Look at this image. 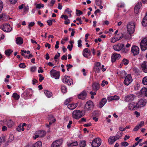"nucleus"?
<instances>
[{
	"label": "nucleus",
	"mask_w": 147,
	"mask_h": 147,
	"mask_svg": "<svg viewBox=\"0 0 147 147\" xmlns=\"http://www.w3.org/2000/svg\"><path fill=\"white\" fill-rule=\"evenodd\" d=\"M85 113L84 110H75L73 112V117L76 119H79L84 115L83 113Z\"/></svg>",
	"instance_id": "f257e3e1"
},
{
	"label": "nucleus",
	"mask_w": 147,
	"mask_h": 147,
	"mask_svg": "<svg viewBox=\"0 0 147 147\" xmlns=\"http://www.w3.org/2000/svg\"><path fill=\"white\" fill-rule=\"evenodd\" d=\"M135 24L134 22H129L127 26V30L128 32L130 34L133 33L135 31Z\"/></svg>",
	"instance_id": "f03ea898"
},
{
	"label": "nucleus",
	"mask_w": 147,
	"mask_h": 147,
	"mask_svg": "<svg viewBox=\"0 0 147 147\" xmlns=\"http://www.w3.org/2000/svg\"><path fill=\"white\" fill-rule=\"evenodd\" d=\"M101 143V140L99 138H96L92 141L91 143L92 147H98L100 146Z\"/></svg>",
	"instance_id": "7ed1b4c3"
},
{
	"label": "nucleus",
	"mask_w": 147,
	"mask_h": 147,
	"mask_svg": "<svg viewBox=\"0 0 147 147\" xmlns=\"http://www.w3.org/2000/svg\"><path fill=\"white\" fill-rule=\"evenodd\" d=\"M51 76L54 77L56 79H59L60 76L59 71H57L54 69H52L50 71Z\"/></svg>",
	"instance_id": "20e7f679"
},
{
	"label": "nucleus",
	"mask_w": 147,
	"mask_h": 147,
	"mask_svg": "<svg viewBox=\"0 0 147 147\" xmlns=\"http://www.w3.org/2000/svg\"><path fill=\"white\" fill-rule=\"evenodd\" d=\"M140 47L142 50L144 51L147 49V38H144L141 42Z\"/></svg>",
	"instance_id": "39448f33"
},
{
	"label": "nucleus",
	"mask_w": 147,
	"mask_h": 147,
	"mask_svg": "<svg viewBox=\"0 0 147 147\" xmlns=\"http://www.w3.org/2000/svg\"><path fill=\"white\" fill-rule=\"evenodd\" d=\"M63 140L62 139H59L53 142L51 145V147H59L61 146L63 142Z\"/></svg>",
	"instance_id": "423d86ee"
},
{
	"label": "nucleus",
	"mask_w": 147,
	"mask_h": 147,
	"mask_svg": "<svg viewBox=\"0 0 147 147\" xmlns=\"http://www.w3.org/2000/svg\"><path fill=\"white\" fill-rule=\"evenodd\" d=\"M133 80L130 74L127 75L125 78L123 83L126 86H128L132 81Z\"/></svg>",
	"instance_id": "0eeeda50"
},
{
	"label": "nucleus",
	"mask_w": 147,
	"mask_h": 147,
	"mask_svg": "<svg viewBox=\"0 0 147 147\" xmlns=\"http://www.w3.org/2000/svg\"><path fill=\"white\" fill-rule=\"evenodd\" d=\"M101 64L99 62H97L94 63L93 67V70L96 73H98L101 70Z\"/></svg>",
	"instance_id": "6e6552de"
},
{
	"label": "nucleus",
	"mask_w": 147,
	"mask_h": 147,
	"mask_svg": "<svg viewBox=\"0 0 147 147\" xmlns=\"http://www.w3.org/2000/svg\"><path fill=\"white\" fill-rule=\"evenodd\" d=\"M63 82L68 85H72L73 83L72 80L69 77L67 76H65L64 78L62 80Z\"/></svg>",
	"instance_id": "1a4fd4ad"
},
{
	"label": "nucleus",
	"mask_w": 147,
	"mask_h": 147,
	"mask_svg": "<svg viewBox=\"0 0 147 147\" xmlns=\"http://www.w3.org/2000/svg\"><path fill=\"white\" fill-rule=\"evenodd\" d=\"M93 106V102L91 100H89L86 102L85 108L88 110H91L92 109Z\"/></svg>",
	"instance_id": "9d476101"
},
{
	"label": "nucleus",
	"mask_w": 147,
	"mask_h": 147,
	"mask_svg": "<svg viewBox=\"0 0 147 147\" xmlns=\"http://www.w3.org/2000/svg\"><path fill=\"white\" fill-rule=\"evenodd\" d=\"M131 52L134 55H137L139 53V49L138 46L133 45L131 48Z\"/></svg>",
	"instance_id": "9b49d317"
},
{
	"label": "nucleus",
	"mask_w": 147,
	"mask_h": 147,
	"mask_svg": "<svg viewBox=\"0 0 147 147\" xmlns=\"http://www.w3.org/2000/svg\"><path fill=\"white\" fill-rule=\"evenodd\" d=\"M137 103H135L134 102L130 103L129 104L128 108L130 110H137L139 108Z\"/></svg>",
	"instance_id": "f8f14e48"
},
{
	"label": "nucleus",
	"mask_w": 147,
	"mask_h": 147,
	"mask_svg": "<svg viewBox=\"0 0 147 147\" xmlns=\"http://www.w3.org/2000/svg\"><path fill=\"white\" fill-rule=\"evenodd\" d=\"M1 29L3 31L5 32H10L12 30V28H11L10 26L8 24H4Z\"/></svg>",
	"instance_id": "ddd939ff"
},
{
	"label": "nucleus",
	"mask_w": 147,
	"mask_h": 147,
	"mask_svg": "<svg viewBox=\"0 0 147 147\" xmlns=\"http://www.w3.org/2000/svg\"><path fill=\"white\" fill-rule=\"evenodd\" d=\"M146 101L144 99H140L137 103L138 108L144 106L146 104Z\"/></svg>",
	"instance_id": "4468645a"
},
{
	"label": "nucleus",
	"mask_w": 147,
	"mask_h": 147,
	"mask_svg": "<svg viewBox=\"0 0 147 147\" xmlns=\"http://www.w3.org/2000/svg\"><path fill=\"white\" fill-rule=\"evenodd\" d=\"M135 97V95L133 94H128L125 97V100L127 102H131L133 101Z\"/></svg>",
	"instance_id": "2eb2a0df"
},
{
	"label": "nucleus",
	"mask_w": 147,
	"mask_h": 147,
	"mask_svg": "<svg viewBox=\"0 0 147 147\" xmlns=\"http://www.w3.org/2000/svg\"><path fill=\"white\" fill-rule=\"evenodd\" d=\"M124 46L123 44L119 43L113 46V49L115 51H119L121 50Z\"/></svg>",
	"instance_id": "dca6fc26"
},
{
	"label": "nucleus",
	"mask_w": 147,
	"mask_h": 147,
	"mask_svg": "<svg viewBox=\"0 0 147 147\" xmlns=\"http://www.w3.org/2000/svg\"><path fill=\"white\" fill-rule=\"evenodd\" d=\"M87 96V93L86 91L84 90L78 95V98L79 99L84 100Z\"/></svg>",
	"instance_id": "f3484780"
},
{
	"label": "nucleus",
	"mask_w": 147,
	"mask_h": 147,
	"mask_svg": "<svg viewBox=\"0 0 147 147\" xmlns=\"http://www.w3.org/2000/svg\"><path fill=\"white\" fill-rule=\"evenodd\" d=\"M121 57V55L119 54L114 53L112 55L111 60L112 62L115 61L117 59H118Z\"/></svg>",
	"instance_id": "a211bd4d"
},
{
	"label": "nucleus",
	"mask_w": 147,
	"mask_h": 147,
	"mask_svg": "<svg viewBox=\"0 0 147 147\" xmlns=\"http://www.w3.org/2000/svg\"><path fill=\"white\" fill-rule=\"evenodd\" d=\"M32 92V89H27L22 94V96L23 97H26L28 96L30 93Z\"/></svg>",
	"instance_id": "6ab92c4d"
},
{
	"label": "nucleus",
	"mask_w": 147,
	"mask_h": 147,
	"mask_svg": "<svg viewBox=\"0 0 147 147\" xmlns=\"http://www.w3.org/2000/svg\"><path fill=\"white\" fill-rule=\"evenodd\" d=\"M142 6V3L141 2H138L134 8L135 12L137 14L139 11V9H140Z\"/></svg>",
	"instance_id": "aec40b11"
},
{
	"label": "nucleus",
	"mask_w": 147,
	"mask_h": 147,
	"mask_svg": "<svg viewBox=\"0 0 147 147\" xmlns=\"http://www.w3.org/2000/svg\"><path fill=\"white\" fill-rule=\"evenodd\" d=\"M142 69L144 72L147 73V62L144 61L141 64Z\"/></svg>",
	"instance_id": "412c9836"
},
{
	"label": "nucleus",
	"mask_w": 147,
	"mask_h": 147,
	"mask_svg": "<svg viewBox=\"0 0 147 147\" xmlns=\"http://www.w3.org/2000/svg\"><path fill=\"white\" fill-rule=\"evenodd\" d=\"M68 147L76 146L78 145L77 141L72 142H67L66 143Z\"/></svg>",
	"instance_id": "4be33fe9"
},
{
	"label": "nucleus",
	"mask_w": 147,
	"mask_h": 147,
	"mask_svg": "<svg viewBox=\"0 0 147 147\" xmlns=\"http://www.w3.org/2000/svg\"><path fill=\"white\" fill-rule=\"evenodd\" d=\"M100 86V84L98 83H94L92 84V88L94 91H96L99 89Z\"/></svg>",
	"instance_id": "5701e85b"
},
{
	"label": "nucleus",
	"mask_w": 147,
	"mask_h": 147,
	"mask_svg": "<svg viewBox=\"0 0 147 147\" xmlns=\"http://www.w3.org/2000/svg\"><path fill=\"white\" fill-rule=\"evenodd\" d=\"M117 74L122 78H123L126 77L127 74L124 71H119L117 73Z\"/></svg>",
	"instance_id": "b1692460"
},
{
	"label": "nucleus",
	"mask_w": 147,
	"mask_h": 147,
	"mask_svg": "<svg viewBox=\"0 0 147 147\" xmlns=\"http://www.w3.org/2000/svg\"><path fill=\"white\" fill-rule=\"evenodd\" d=\"M107 99L105 98L102 99L101 101L99 103V106L100 108H102L107 102Z\"/></svg>",
	"instance_id": "393cba45"
},
{
	"label": "nucleus",
	"mask_w": 147,
	"mask_h": 147,
	"mask_svg": "<svg viewBox=\"0 0 147 147\" xmlns=\"http://www.w3.org/2000/svg\"><path fill=\"white\" fill-rule=\"evenodd\" d=\"M122 37V36L120 37H118V35H115L113 37V38H112L111 42L112 43L115 42L116 41L120 40Z\"/></svg>",
	"instance_id": "a878e982"
},
{
	"label": "nucleus",
	"mask_w": 147,
	"mask_h": 147,
	"mask_svg": "<svg viewBox=\"0 0 147 147\" xmlns=\"http://www.w3.org/2000/svg\"><path fill=\"white\" fill-rule=\"evenodd\" d=\"M16 42L18 45H21L23 43V39L21 37H18L16 38Z\"/></svg>",
	"instance_id": "bb28decb"
},
{
	"label": "nucleus",
	"mask_w": 147,
	"mask_h": 147,
	"mask_svg": "<svg viewBox=\"0 0 147 147\" xmlns=\"http://www.w3.org/2000/svg\"><path fill=\"white\" fill-rule=\"evenodd\" d=\"M78 106L77 103L69 104L67 105V107L70 109L72 110L75 109Z\"/></svg>",
	"instance_id": "cd10ccee"
},
{
	"label": "nucleus",
	"mask_w": 147,
	"mask_h": 147,
	"mask_svg": "<svg viewBox=\"0 0 147 147\" xmlns=\"http://www.w3.org/2000/svg\"><path fill=\"white\" fill-rule=\"evenodd\" d=\"M44 93L48 98L51 97L53 95L52 93L48 90H45Z\"/></svg>",
	"instance_id": "c85d7f7f"
},
{
	"label": "nucleus",
	"mask_w": 147,
	"mask_h": 147,
	"mask_svg": "<svg viewBox=\"0 0 147 147\" xmlns=\"http://www.w3.org/2000/svg\"><path fill=\"white\" fill-rule=\"evenodd\" d=\"M42 146V143L41 141H39L32 145V147H41Z\"/></svg>",
	"instance_id": "c756f323"
},
{
	"label": "nucleus",
	"mask_w": 147,
	"mask_h": 147,
	"mask_svg": "<svg viewBox=\"0 0 147 147\" xmlns=\"http://www.w3.org/2000/svg\"><path fill=\"white\" fill-rule=\"evenodd\" d=\"M140 91L142 94H144L146 96H147V88H143L141 89Z\"/></svg>",
	"instance_id": "7c9ffc66"
},
{
	"label": "nucleus",
	"mask_w": 147,
	"mask_h": 147,
	"mask_svg": "<svg viewBox=\"0 0 147 147\" xmlns=\"http://www.w3.org/2000/svg\"><path fill=\"white\" fill-rule=\"evenodd\" d=\"M46 132L43 130H41L38 131V134L40 136V137H42L45 136L46 135Z\"/></svg>",
	"instance_id": "2f4dec72"
},
{
	"label": "nucleus",
	"mask_w": 147,
	"mask_h": 147,
	"mask_svg": "<svg viewBox=\"0 0 147 147\" xmlns=\"http://www.w3.org/2000/svg\"><path fill=\"white\" fill-rule=\"evenodd\" d=\"M79 145L80 147H85L86 145V142L84 140H82L80 141Z\"/></svg>",
	"instance_id": "473e14b6"
},
{
	"label": "nucleus",
	"mask_w": 147,
	"mask_h": 147,
	"mask_svg": "<svg viewBox=\"0 0 147 147\" xmlns=\"http://www.w3.org/2000/svg\"><path fill=\"white\" fill-rule=\"evenodd\" d=\"M13 52V50L11 49H8L5 51V54L7 56H9Z\"/></svg>",
	"instance_id": "72a5a7b5"
},
{
	"label": "nucleus",
	"mask_w": 147,
	"mask_h": 147,
	"mask_svg": "<svg viewBox=\"0 0 147 147\" xmlns=\"http://www.w3.org/2000/svg\"><path fill=\"white\" fill-rule=\"evenodd\" d=\"M113 137V136H111L108 139V142L110 144H112L115 142Z\"/></svg>",
	"instance_id": "f704fd0d"
},
{
	"label": "nucleus",
	"mask_w": 147,
	"mask_h": 147,
	"mask_svg": "<svg viewBox=\"0 0 147 147\" xmlns=\"http://www.w3.org/2000/svg\"><path fill=\"white\" fill-rule=\"evenodd\" d=\"M14 125V123L11 119H9L7 122V125L9 127H11Z\"/></svg>",
	"instance_id": "c9c22d12"
},
{
	"label": "nucleus",
	"mask_w": 147,
	"mask_h": 147,
	"mask_svg": "<svg viewBox=\"0 0 147 147\" xmlns=\"http://www.w3.org/2000/svg\"><path fill=\"white\" fill-rule=\"evenodd\" d=\"M12 97L16 100H18L20 98V96L16 93H13Z\"/></svg>",
	"instance_id": "e433bc0d"
},
{
	"label": "nucleus",
	"mask_w": 147,
	"mask_h": 147,
	"mask_svg": "<svg viewBox=\"0 0 147 147\" xmlns=\"http://www.w3.org/2000/svg\"><path fill=\"white\" fill-rule=\"evenodd\" d=\"M14 136L12 134H10L7 142H9L12 141L14 140Z\"/></svg>",
	"instance_id": "4c0bfd02"
},
{
	"label": "nucleus",
	"mask_w": 147,
	"mask_h": 147,
	"mask_svg": "<svg viewBox=\"0 0 147 147\" xmlns=\"http://www.w3.org/2000/svg\"><path fill=\"white\" fill-rule=\"evenodd\" d=\"M122 62L125 65H127L129 63V61L128 60L124 58L122 60Z\"/></svg>",
	"instance_id": "58836bf2"
},
{
	"label": "nucleus",
	"mask_w": 147,
	"mask_h": 147,
	"mask_svg": "<svg viewBox=\"0 0 147 147\" xmlns=\"http://www.w3.org/2000/svg\"><path fill=\"white\" fill-rule=\"evenodd\" d=\"M142 84L145 85H147V77H144L142 80Z\"/></svg>",
	"instance_id": "ea45409f"
},
{
	"label": "nucleus",
	"mask_w": 147,
	"mask_h": 147,
	"mask_svg": "<svg viewBox=\"0 0 147 147\" xmlns=\"http://www.w3.org/2000/svg\"><path fill=\"white\" fill-rule=\"evenodd\" d=\"M61 91L63 93H65L67 91V88L64 85L61 86Z\"/></svg>",
	"instance_id": "a19ab883"
},
{
	"label": "nucleus",
	"mask_w": 147,
	"mask_h": 147,
	"mask_svg": "<svg viewBox=\"0 0 147 147\" xmlns=\"http://www.w3.org/2000/svg\"><path fill=\"white\" fill-rule=\"evenodd\" d=\"M123 134V133L122 132H121L120 131H119L117 132L116 134V136L118 137L119 139L121 137Z\"/></svg>",
	"instance_id": "79ce46f5"
},
{
	"label": "nucleus",
	"mask_w": 147,
	"mask_h": 147,
	"mask_svg": "<svg viewBox=\"0 0 147 147\" xmlns=\"http://www.w3.org/2000/svg\"><path fill=\"white\" fill-rule=\"evenodd\" d=\"M44 6V4H37L36 5V8L37 9H40L41 7H43Z\"/></svg>",
	"instance_id": "37998d69"
},
{
	"label": "nucleus",
	"mask_w": 147,
	"mask_h": 147,
	"mask_svg": "<svg viewBox=\"0 0 147 147\" xmlns=\"http://www.w3.org/2000/svg\"><path fill=\"white\" fill-rule=\"evenodd\" d=\"M102 0H96V5H100L102 4Z\"/></svg>",
	"instance_id": "c03bdc74"
},
{
	"label": "nucleus",
	"mask_w": 147,
	"mask_h": 147,
	"mask_svg": "<svg viewBox=\"0 0 147 147\" xmlns=\"http://www.w3.org/2000/svg\"><path fill=\"white\" fill-rule=\"evenodd\" d=\"M71 101V98H69L67 99L64 102V104L65 105H67Z\"/></svg>",
	"instance_id": "a18cd8bd"
},
{
	"label": "nucleus",
	"mask_w": 147,
	"mask_h": 147,
	"mask_svg": "<svg viewBox=\"0 0 147 147\" xmlns=\"http://www.w3.org/2000/svg\"><path fill=\"white\" fill-rule=\"evenodd\" d=\"M122 146H127L129 144L128 142H123L121 143Z\"/></svg>",
	"instance_id": "49530a36"
},
{
	"label": "nucleus",
	"mask_w": 147,
	"mask_h": 147,
	"mask_svg": "<svg viewBox=\"0 0 147 147\" xmlns=\"http://www.w3.org/2000/svg\"><path fill=\"white\" fill-rule=\"evenodd\" d=\"M90 51H88V49L87 48H85L83 50V53L88 54H90Z\"/></svg>",
	"instance_id": "de8ad7c7"
},
{
	"label": "nucleus",
	"mask_w": 147,
	"mask_h": 147,
	"mask_svg": "<svg viewBox=\"0 0 147 147\" xmlns=\"http://www.w3.org/2000/svg\"><path fill=\"white\" fill-rule=\"evenodd\" d=\"M90 94L91 96V98L92 99L94 98V95H96V93L95 92H93L92 91H91L90 92Z\"/></svg>",
	"instance_id": "09e8293b"
},
{
	"label": "nucleus",
	"mask_w": 147,
	"mask_h": 147,
	"mask_svg": "<svg viewBox=\"0 0 147 147\" xmlns=\"http://www.w3.org/2000/svg\"><path fill=\"white\" fill-rule=\"evenodd\" d=\"M3 3L1 1H0V13L1 12L3 7Z\"/></svg>",
	"instance_id": "8fccbe9b"
},
{
	"label": "nucleus",
	"mask_w": 147,
	"mask_h": 147,
	"mask_svg": "<svg viewBox=\"0 0 147 147\" xmlns=\"http://www.w3.org/2000/svg\"><path fill=\"white\" fill-rule=\"evenodd\" d=\"M19 67L20 68H24L26 67V66L25 63H21L19 65Z\"/></svg>",
	"instance_id": "3c124183"
},
{
	"label": "nucleus",
	"mask_w": 147,
	"mask_h": 147,
	"mask_svg": "<svg viewBox=\"0 0 147 147\" xmlns=\"http://www.w3.org/2000/svg\"><path fill=\"white\" fill-rule=\"evenodd\" d=\"M39 80L40 82H41L44 79V77H43L42 75L39 74Z\"/></svg>",
	"instance_id": "603ef678"
},
{
	"label": "nucleus",
	"mask_w": 147,
	"mask_h": 147,
	"mask_svg": "<svg viewBox=\"0 0 147 147\" xmlns=\"http://www.w3.org/2000/svg\"><path fill=\"white\" fill-rule=\"evenodd\" d=\"M78 42V47H82V45L81 44L82 42L81 40L80 39L79 40Z\"/></svg>",
	"instance_id": "864d4df0"
},
{
	"label": "nucleus",
	"mask_w": 147,
	"mask_h": 147,
	"mask_svg": "<svg viewBox=\"0 0 147 147\" xmlns=\"http://www.w3.org/2000/svg\"><path fill=\"white\" fill-rule=\"evenodd\" d=\"M129 51V49L128 48H123L122 51L123 53H127Z\"/></svg>",
	"instance_id": "5fc2aeb1"
},
{
	"label": "nucleus",
	"mask_w": 147,
	"mask_h": 147,
	"mask_svg": "<svg viewBox=\"0 0 147 147\" xmlns=\"http://www.w3.org/2000/svg\"><path fill=\"white\" fill-rule=\"evenodd\" d=\"M144 125V121H141L140 122V123L139 124V125H138V126H139V128H141V127H142V126H143Z\"/></svg>",
	"instance_id": "6e6d98bb"
},
{
	"label": "nucleus",
	"mask_w": 147,
	"mask_h": 147,
	"mask_svg": "<svg viewBox=\"0 0 147 147\" xmlns=\"http://www.w3.org/2000/svg\"><path fill=\"white\" fill-rule=\"evenodd\" d=\"M36 67L35 66L32 67L31 68L30 70L32 72H34L36 71Z\"/></svg>",
	"instance_id": "4d7b16f0"
},
{
	"label": "nucleus",
	"mask_w": 147,
	"mask_h": 147,
	"mask_svg": "<svg viewBox=\"0 0 147 147\" xmlns=\"http://www.w3.org/2000/svg\"><path fill=\"white\" fill-rule=\"evenodd\" d=\"M29 10L28 6H27L24 7V12H28Z\"/></svg>",
	"instance_id": "13d9d810"
},
{
	"label": "nucleus",
	"mask_w": 147,
	"mask_h": 147,
	"mask_svg": "<svg viewBox=\"0 0 147 147\" xmlns=\"http://www.w3.org/2000/svg\"><path fill=\"white\" fill-rule=\"evenodd\" d=\"M108 84V82L107 81L103 80L102 82V83L101 84V85L102 86H104L105 85V84Z\"/></svg>",
	"instance_id": "bf43d9fd"
},
{
	"label": "nucleus",
	"mask_w": 147,
	"mask_h": 147,
	"mask_svg": "<svg viewBox=\"0 0 147 147\" xmlns=\"http://www.w3.org/2000/svg\"><path fill=\"white\" fill-rule=\"evenodd\" d=\"M134 114L136 115V117H138L140 115V113L138 112L137 111H136L134 112Z\"/></svg>",
	"instance_id": "052dcab7"
},
{
	"label": "nucleus",
	"mask_w": 147,
	"mask_h": 147,
	"mask_svg": "<svg viewBox=\"0 0 147 147\" xmlns=\"http://www.w3.org/2000/svg\"><path fill=\"white\" fill-rule=\"evenodd\" d=\"M65 11L67 12L68 14H71V11L70 10L69 8H67L65 10ZM71 14H70V16H71Z\"/></svg>",
	"instance_id": "680f3d73"
},
{
	"label": "nucleus",
	"mask_w": 147,
	"mask_h": 147,
	"mask_svg": "<svg viewBox=\"0 0 147 147\" xmlns=\"http://www.w3.org/2000/svg\"><path fill=\"white\" fill-rule=\"evenodd\" d=\"M18 0H9L10 3L12 4H15L17 2Z\"/></svg>",
	"instance_id": "e2e57ef3"
},
{
	"label": "nucleus",
	"mask_w": 147,
	"mask_h": 147,
	"mask_svg": "<svg viewBox=\"0 0 147 147\" xmlns=\"http://www.w3.org/2000/svg\"><path fill=\"white\" fill-rule=\"evenodd\" d=\"M76 11L77 12H78V13H77V15H79V16L82 14V12L80 10H78V9H76Z\"/></svg>",
	"instance_id": "0e129e2a"
},
{
	"label": "nucleus",
	"mask_w": 147,
	"mask_h": 147,
	"mask_svg": "<svg viewBox=\"0 0 147 147\" xmlns=\"http://www.w3.org/2000/svg\"><path fill=\"white\" fill-rule=\"evenodd\" d=\"M61 59L62 60H66L67 59V55H63V56L61 58Z\"/></svg>",
	"instance_id": "69168bd1"
},
{
	"label": "nucleus",
	"mask_w": 147,
	"mask_h": 147,
	"mask_svg": "<svg viewBox=\"0 0 147 147\" xmlns=\"http://www.w3.org/2000/svg\"><path fill=\"white\" fill-rule=\"evenodd\" d=\"M25 6V5L24 4H22L21 5H19L18 8L19 9H22Z\"/></svg>",
	"instance_id": "338daca9"
},
{
	"label": "nucleus",
	"mask_w": 147,
	"mask_h": 147,
	"mask_svg": "<svg viewBox=\"0 0 147 147\" xmlns=\"http://www.w3.org/2000/svg\"><path fill=\"white\" fill-rule=\"evenodd\" d=\"M47 23L48 25L49 26H51L52 24V21L51 20H48L47 21Z\"/></svg>",
	"instance_id": "774afa93"
}]
</instances>
